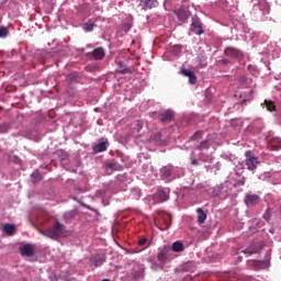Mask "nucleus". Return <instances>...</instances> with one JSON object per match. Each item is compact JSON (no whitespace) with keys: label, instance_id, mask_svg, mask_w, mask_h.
Instances as JSON below:
<instances>
[{"label":"nucleus","instance_id":"1","mask_svg":"<svg viewBox=\"0 0 281 281\" xmlns=\"http://www.w3.org/2000/svg\"><path fill=\"white\" fill-rule=\"evenodd\" d=\"M63 232H65V225L57 222L46 231H42L41 234H43V236H47V238H53V240H56L63 236Z\"/></svg>","mask_w":281,"mask_h":281},{"label":"nucleus","instance_id":"2","mask_svg":"<svg viewBox=\"0 0 281 281\" xmlns=\"http://www.w3.org/2000/svg\"><path fill=\"white\" fill-rule=\"evenodd\" d=\"M245 165L247 166V170L254 172V170L258 168V158L254 156V154H251L249 150L245 153Z\"/></svg>","mask_w":281,"mask_h":281},{"label":"nucleus","instance_id":"3","mask_svg":"<svg viewBox=\"0 0 281 281\" xmlns=\"http://www.w3.org/2000/svg\"><path fill=\"white\" fill-rule=\"evenodd\" d=\"M225 56H228V58H237V60H241V58L245 57L243 54V50L234 47V46H228L224 50Z\"/></svg>","mask_w":281,"mask_h":281},{"label":"nucleus","instance_id":"4","mask_svg":"<svg viewBox=\"0 0 281 281\" xmlns=\"http://www.w3.org/2000/svg\"><path fill=\"white\" fill-rule=\"evenodd\" d=\"M156 199L160 201V203H164L170 199V189L168 188H160L157 190Z\"/></svg>","mask_w":281,"mask_h":281},{"label":"nucleus","instance_id":"5","mask_svg":"<svg viewBox=\"0 0 281 281\" xmlns=\"http://www.w3.org/2000/svg\"><path fill=\"white\" fill-rule=\"evenodd\" d=\"M245 203L248 207H254V205H258L260 203V196L258 194H246Z\"/></svg>","mask_w":281,"mask_h":281},{"label":"nucleus","instance_id":"6","mask_svg":"<svg viewBox=\"0 0 281 281\" xmlns=\"http://www.w3.org/2000/svg\"><path fill=\"white\" fill-rule=\"evenodd\" d=\"M171 251H172V249L170 248V246H165L158 252L157 260H159V262H166V260H168V257L170 256Z\"/></svg>","mask_w":281,"mask_h":281},{"label":"nucleus","instance_id":"7","mask_svg":"<svg viewBox=\"0 0 281 281\" xmlns=\"http://www.w3.org/2000/svg\"><path fill=\"white\" fill-rule=\"evenodd\" d=\"M172 117H175V112L171 110H166L159 114V119L162 124H169V122H172Z\"/></svg>","mask_w":281,"mask_h":281},{"label":"nucleus","instance_id":"8","mask_svg":"<svg viewBox=\"0 0 281 281\" xmlns=\"http://www.w3.org/2000/svg\"><path fill=\"white\" fill-rule=\"evenodd\" d=\"M159 5V2L157 0H140L139 7L143 10H153V8H157Z\"/></svg>","mask_w":281,"mask_h":281},{"label":"nucleus","instance_id":"9","mask_svg":"<svg viewBox=\"0 0 281 281\" xmlns=\"http://www.w3.org/2000/svg\"><path fill=\"white\" fill-rule=\"evenodd\" d=\"M269 150H281V137H272L268 143Z\"/></svg>","mask_w":281,"mask_h":281},{"label":"nucleus","instance_id":"10","mask_svg":"<svg viewBox=\"0 0 281 281\" xmlns=\"http://www.w3.org/2000/svg\"><path fill=\"white\" fill-rule=\"evenodd\" d=\"M123 170L122 165L117 162H109L105 165V172L106 175H111L112 172Z\"/></svg>","mask_w":281,"mask_h":281},{"label":"nucleus","instance_id":"11","mask_svg":"<svg viewBox=\"0 0 281 281\" xmlns=\"http://www.w3.org/2000/svg\"><path fill=\"white\" fill-rule=\"evenodd\" d=\"M21 256H26L27 258L34 256V246L26 244L22 248H20Z\"/></svg>","mask_w":281,"mask_h":281},{"label":"nucleus","instance_id":"12","mask_svg":"<svg viewBox=\"0 0 281 281\" xmlns=\"http://www.w3.org/2000/svg\"><path fill=\"white\" fill-rule=\"evenodd\" d=\"M191 30L192 32H194V34H198L199 36H201V34H203V27L201 26V21L196 19H192Z\"/></svg>","mask_w":281,"mask_h":281},{"label":"nucleus","instance_id":"13","mask_svg":"<svg viewBox=\"0 0 281 281\" xmlns=\"http://www.w3.org/2000/svg\"><path fill=\"white\" fill-rule=\"evenodd\" d=\"M262 247L258 243H252L248 248L244 250L248 256H252V254H258Z\"/></svg>","mask_w":281,"mask_h":281},{"label":"nucleus","instance_id":"14","mask_svg":"<svg viewBox=\"0 0 281 281\" xmlns=\"http://www.w3.org/2000/svg\"><path fill=\"white\" fill-rule=\"evenodd\" d=\"M105 260L106 258L104 257V255H97L91 259V265L93 267H102Z\"/></svg>","mask_w":281,"mask_h":281},{"label":"nucleus","instance_id":"15","mask_svg":"<svg viewBox=\"0 0 281 281\" xmlns=\"http://www.w3.org/2000/svg\"><path fill=\"white\" fill-rule=\"evenodd\" d=\"M196 212H198V223L200 225H203V223H205V221L207 220V214L201 207L196 209Z\"/></svg>","mask_w":281,"mask_h":281},{"label":"nucleus","instance_id":"16","mask_svg":"<svg viewBox=\"0 0 281 281\" xmlns=\"http://www.w3.org/2000/svg\"><path fill=\"white\" fill-rule=\"evenodd\" d=\"M109 148V143L102 142L93 147V153H104Z\"/></svg>","mask_w":281,"mask_h":281},{"label":"nucleus","instance_id":"17","mask_svg":"<svg viewBox=\"0 0 281 281\" xmlns=\"http://www.w3.org/2000/svg\"><path fill=\"white\" fill-rule=\"evenodd\" d=\"M94 60H102L104 58V48L98 47L92 52Z\"/></svg>","mask_w":281,"mask_h":281},{"label":"nucleus","instance_id":"18","mask_svg":"<svg viewBox=\"0 0 281 281\" xmlns=\"http://www.w3.org/2000/svg\"><path fill=\"white\" fill-rule=\"evenodd\" d=\"M161 221L165 225V229H170V225H172V216L166 213L162 215Z\"/></svg>","mask_w":281,"mask_h":281},{"label":"nucleus","instance_id":"19","mask_svg":"<svg viewBox=\"0 0 281 281\" xmlns=\"http://www.w3.org/2000/svg\"><path fill=\"white\" fill-rule=\"evenodd\" d=\"M171 175H172V167H162L160 169V177L162 179H170Z\"/></svg>","mask_w":281,"mask_h":281},{"label":"nucleus","instance_id":"20","mask_svg":"<svg viewBox=\"0 0 281 281\" xmlns=\"http://www.w3.org/2000/svg\"><path fill=\"white\" fill-rule=\"evenodd\" d=\"M254 267L255 269H269V260H255Z\"/></svg>","mask_w":281,"mask_h":281},{"label":"nucleus","instance_id":"21","mask_svg":"<svg viewBox=\"0 0 281 281\" xmlns=\"http://www.w3.org/2000/svg\"><path fill=\"white\" fill-rule=\"evenodd\" d=\"M176 14L180 21H186L188 20V16H190V14L188 13V10L186 9L176 10Z\"/></svg>","mask_w":281,"mask_h":281},{"label":"nucleus","instance_id":"22","mask_svg":"<svg viewBox=\"0 0 281 281\" xmlns=\"http://www.w3.org/2000/svg\"><path fill=\"white\" fill-rule=\"evenodd\" d=\"M3 232L9 236H14V234L16 233V226H14L13 224H5L3 227Z\"/></svg>","mask_w":281,"mask_h":281},{"label":"nucleus","instance_id":"23","mask_svg":"<svg viewBox=\"0 0 281 281\" xmlns=\"http://www.w3.org/2000/svg\"><path fill=\"white\" fill-rule=\"evenodd\" d=\"M183 243L181 241H175L171 247V251H176L177 254H181L183 251Z\"/></svg>","mask_w":281,"mask_h":281},{"label":"nucleus","instance_id":"24","mask_svg":"<svg viewBox=\"0 0 281 281\" xmlns=\"http://www.w3.org/2000/svg\"><path fill=\"white\" fill-rule=\"evenodd\" d=\"M31 179H32L33 183H38V181H42L43 176H41V172L34 171L31 176Z\"/></svg>","mask_w":281,"mask_h":281},{"label":"nucleus","instance_id":"25","mask_svg":"<svg viewBox=\"0 0 281 281\" xmlns=\"http://www.w3.org/2000/svg\"><path fill=\"white\" fill-rule=\"evenodd\" d=\"M198 150H207L210 148V140L205 139L196 146Z\"/></svg>","mask_w":281,"mask_h":281},{"label":"nucleus","instance_id":"26","mask_svg":"<svg viewBox=\"0 0 281 281\" xmlns=\"http://www.w3.org/2000/svg\"><path fill=\"white\" fill-rule=\"evenodd\" d=\"M263 104L267 108V111H276V103H273V101L265 100Z\"/></svg>","mask_w":281,"mask_h":281},{"label":"nucleus","instance_id":"27","mask_svg":"<svg viewBox=\"0 0 281 281\" xmlns=\"http://www.w3.org/2000/svg\"><path fill=\"white\" fill-rule=\"evenodd\" d=\"M9 34L8 27L0 26V38H5Z\"/></svg>","mask_w":281,"mask_h":281},{"label":"nucleus","instance_id":"28","mask_svg":"<svg viewBox=\"0 0 281 281\" xmlns=\"http://www.w3.org/2000/svg\"><path fill=\"white\" fill-rule=\"evenodd\" d=\"M117 68L116 70L120 71L121 74H124L126 71V67L124 66V63L122 61H116Z\"/></svg>","mask_w":281,"mask_h":281},{"label":"nucleus","instance_id":"29","mask_svg":"<svg viewBox=\"0 0 281 281\" xmlns=\"http://www.w3.org/2000/svg\"><path fill=\"white\" fill-rule=\"evenodd\" d=\"M180 74H182V76H186L187 78H190V76H192L194 72L190 69L182 68L180 70Z\"/></svg>","mask_w":281,"mask_h":281},{"label":"nucleus","instance_id":"30","mask_svg":"<svg viewBox=\"0 0 281 281\" xmlns=\"http://www.w3.org/2000/svg\"><path fill=\"white\" fill-rule=\"evenodd\" d=\"M93 27H95V24H93V23H86L85 26H83V30L86 32H93Z\"/></svg>","mask_w":281,"mask_h":281},{"label":"nucleus","instance_id":"31","mask_svg":"<svg viewBox=\"0 0 281 281\" xmlns=\"http://www.w3.org/2000/svg\"><path fill=\"white\" fill-rule=\"evenodd\" d=\"M10 131V123L0 124V133H5Z\"/></svg>","mask_w":281,"mask_h":281},{"label":"nucleus","instance_id":"32","mask_svg":"<svg viewBox=\"0 0 281 281\" xmlns=\"http://www.w3.org/2000/svg\"><path fill=\"white\" fill-rule=\"evenodd\" d=\"M190 85H196V75L194 72L189 77Z\"/></svg>","mask_w":281,"mask_h":281},{"label":"nucleus","instance_id":"33","mask_svg":"<svg viewBox=\"0 0 281 281\" xmlns=\"http://www.w3.org/2000/svg\"><path fill=\"white\" fill-rule=\"evenodd\" d=\"M263 218H265V221H271V213H270L269 209L263 214Z\"/></svg>","mask_w":281,"mask_h":281},{"label":"nucleus","instance_id":"34","mask_svg":"<svg viewBox=\"0 0 281 281\" xmlns=\"http://www.w3.org/2000/svg\"><path fill=\"white\" fill-rule=\"evenodd\" d=\"M172 52H173L175 54H181V46L175 45L173 48H172Z\"/></svg>","mask_w":281,"mask_h":281},{"label":"nucleus","instance_id":"35","mask_svg":"<svg viewBox=\"0 0 281 281\" xmlns=\"http://www.w3.org/2000/svg\"><path fill=\"white\" fill-rule=\"evenodd\" d=\"M146 243H148V238H146V237L138 240V245H140V247H144V245H146Z\"/></svg>","mask_w":281,"mask_h":281},{"label":"nucleus","instance_id":"36","mask_svg":"<svg viewBox=\"0 0 281 281\" xmlns=\"http://www.w3.org/2000/svg\"><path fill=\"white\" fill-rule=\"evenodd\" d=\"M134 126H137V131L139 132V131H142V122H139V121H136L135 123H134Z\"/></svg>","mask_w":281,"mask_h":281},{"label":"nucleus","instance_id":"37","mask_svg":"<svg viewBox=\"0 0 281 281\" xmlns=\"http://www.w3.org/2000/svg\"><path fill=\"white\" fill-rule=\"evenodd\" d=\"M220 63H221V65H225V66L229 65V60H227V59H222V60H220Z\"/></svg>","mask_w":281,"mask_h":281},{"label":"nucleus","instance_id":"38","mask_svg":"<svg viewBox=\"0 0 281 281\" xmlns=\"http://www.w3.org/2000/svg\"><path fill=\"white\" fill-rule=\"evenodd\" d=\"M192 166H199V160L198 159H193L192 160Z\"/></svg>","mask_w":281,"mask_h":281},{"label":"nucleus","instance_id":"39","mask_svg":"<svg viewBox=\"0 0 281 281\" xmlns=\"http://www.w3.org/2000/svg\"><path fill=\"white\" fill-rule=\"evenodd\" d=\"M240 186H245V178L239 181Z\"/></svg>","mask_w":281,"mask_h":281},{"label":"nucleus","instance_id":"40","mask_svg":"<svg viewBox=\"0 0 281 281\" xmlns=\"http://www.w3.org/2000/svg\"><path fill=\"white\" fill-rule=\"evenodd\" d=\"M200 135H201V133L198 132V133H195V134L193 135V137L196 138V137H199Z\"/></svg>","mask_w":281,"mask_h":281},{"label":"nucleus","instance_id":"41","mask_svg":"<svg viewBox=\"0 0 281 281\" xmlns=\"http://www.w3.org/2000/svg\"><path fill=\"white\" fill-rule=\"evenodd\" d=\"M68 216H74V214H71V213H68Z\"/></svg>","mask_w":281,"mask_h":281}]
</instances>
